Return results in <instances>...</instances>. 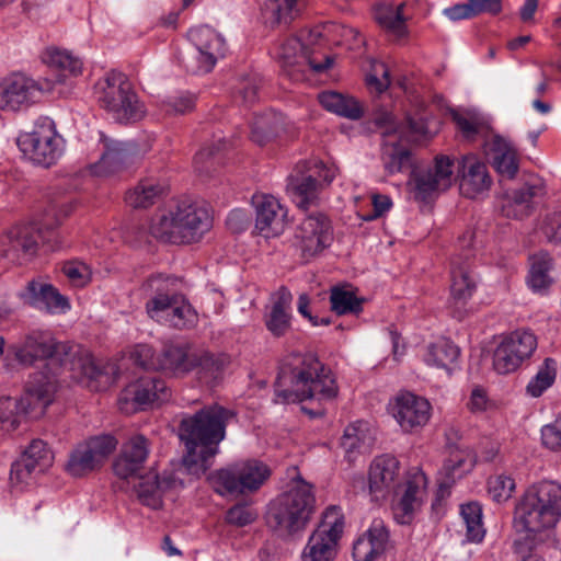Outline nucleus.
<instances>
[{
    "label": "nucleus",
    "mask_w": 561,
    "mask_h": 561,
    "mask_svg": "<svg viewBox=\"0 0 561 561\" xmlns=\"http://www.w3.org/2000/svg\"><path fill=\"white\" fill-rule=\"evenodd\" d=\"M339 387L331 369L312 353H293L280 368L275 383L276 403H295L308 400L316 408L304 405L301 410L311 417L325 414V403L333 401Z\"/></svg>",
    "instance_id": "f257e3e1"
},
{
    "label": "nucleus",
    "mask_w": 561,
    "mask_h": 561,
    "mask_svg": "<svg viewBox=\"0 0 561 561\" xmlns=\"http://www.w3.org/2000/svg\"><path fill=\"white\" fill-rule=\"evenodd\" d=\"M232 416L230 410L219 404L206 405L195 413L182 415L178 435L185 447L182 465L188 474L198 478L211 467Z\"/></svg>",
    "instance_id": "f03ea898"
},
{
    "label": "nucleus",
    "mask_w": 561,
    "mask_h": 561,
    "mask_svg": "<svg viewBox=\"0 0 561 561\" xmlns=\"http://www.w3.org/2000/svg\"><path fill=\"white\" fill-rule=\"evenodd\" d=\"M14 358L23 366L38 359L58 360L72 373L73 378L94 379L99 369L88 350L78 344L57 342L49 332L33 331L23 341L10 347Z\"/></svg>",
    "instance_id": "7ed1b4c3"
},
{
    "label": "nucleus",
    "mask_w": 561,
    "mask_h": 561,
    "mask_svg": "<svg viewBox=\"0 0 561 561\" xmlns=\"http://www.w3.org/2000/svg\"><path fill=\"white\" fill-rule=\"evenodd\" d=\"M561 519V484L554 481H541L530 485L519 499L515 507V526L527 537L520 542L519 552L524 546H529L530 535L539 536V540L548 537V533Z\"/></svg>",
    "instance_id": "20e7f679"
},
{
    "label": "nucleus",
    "mask_w": 561,
    "mask_h": 561,
    "mask_svg": "<svg viewBox=\"0 0 561 561\" xmlns=\"http://www.w3.org/2000/svg\"><path fill=\"white\" fill-rule=\"evenodd\" d=\"M209 228L210 216L205 207L180 201L151 219L150 233L162 242L190 244L199 241Z\"/></svg>",
    "instance_id": "39448f33"
},
{
    "label": "nucleus",
    "mask_w": 561,
    "mask_h": 561,
    "mask_svg": "<svg viewBox=\"0 0 561 561\" xmlns=\"http://www.w3.org/2000/svg\"><path fill=\"white\" fill-rule=\"evenodd\" d=\"M316 510L312 485L296 480L287 491L273 500L268 507L267 523L287 535L304 531Z\"/></svg>",
    "instance_id": "423d86ee"
},
{
    "label": "nucleus",
    "mask_w": 561,
    "mask_h": 561,
    "mask_svg": "<svg viewBox=\"0 0 561 561\" xmlns=\"http://www.w3.org/2000/svg\"><path fill=\"white\" fill-rule=\"evenodd\" d=\"M129 358L139 367L161 371L165 376L183 377L210 360L208 354L194 352L188 344L168 342L157 353L148 344H137Z\"/></svg>",
    "instance_id": "0eeeda50"
},
{
    "label": "nucleus",
    "mask_w": 561,
    "mask_h": 561,
    "mask_svg": "<svg viewBox=\"0 0 561 561\" xmlns=\"http://www.w3.org/2000/svg\"><path fill=\"white\" fill-rule=\"evenodd\" d=\"M57 391V380L54 376L42 371L31 375L25 391L20 400L13 398L0 399V428L14 431L20 425L21 415L43 414L53 402Z\"/></svg>",
    "instance_id": "6e6552de"
},
{
    "label": "nucleus",
    "mask_w": 561,
    "mask_h": 561,
    "mask_svg": "<svg viewBox=\"0 0 561 561\" xmlns=\"http://www.w3.org/2000/svg\"><path fill=\"white\" fill-rule=\"evenodd\" d=\"M101 107L121 123L137 122L145 115V106L122 72L111 71L95 84Z\"/></svg>",
    "instance_id": "1a4fd4ad"
},
{
    "label": "nucleus",
    "mask_w": 561,
    "mask_h": 561,
    "mask_svg": "<svg viewBox=\"0 0 561 561\" xmlns=\"http://www.w3.org/2000/svg\"><path fill=\"white\" fill-rule=\"evenodd\" d=\"M270 476L267 465L256 459H248L211 472L208 480L220 495H244L257 491Z\"/></svg>",
    "instance_id": "9d476101"
},
{
    "label": "nucleus",
    "mask_w": 561,
    "mask_h": 561,
    "mask_svg": "<svg viewBox=\"0 0 561 561\" xmlns=\"http://www.w3.org/2000/svg\"><path fill=\"white\" fill-rule=\"evenodd\" d=\"M345 520L341 507L331 505L322 514L301 551V561H332L337 556Z\"/></svg>",
    "instance_id": "9b49d317"
},
{
    "label": "nucleus",
    "mask_w": 561,
    "mask_h": 561,
    "mask_svg": "<svg viewBox=\"0 0 561 561\" xmlns=\"http://www.w3.org/2000/svg\"><path fill=\"white\" fill-rule=\"evenodd\" d=\"M18 146L34 163L50 167L62 154L64 139L50 118L41 117L35 122L32 131L19 136Z\"/></svg>",
    "instance_id": "f8f14e48"
},
{
    "label": "nucleus",
    "mask_w": 561,
    "mask_h": 561,
    "mask_svg": "<svg viewBox=\"0 0 561 561\" xmlns=\"http://www.w3.org/2000/svg\"><path fill=\"white\" fill-rule=\"evenodd\" d=\"M188 38L195 55L183 59L185 68L193 73L210 72L219 59L226 57L228 45L225 37L207 25L191 28Z\"/></svg>",
    "instance_id": "ddd939ff"
},
{
    "label": "nucleus",
    "mask_w": 561,
    "mask_h": 561,
    "mask_svg": "<svg viewBox=\"0 0 561 561\" xmlns=\"http://www.w3.org/2000/svg\"><path fill=\"white\" fill-rule=\"evenodd\" d=\"M276 57L283 73L294 82L306 80L309 70L320 73L332 66L333 59L324 57V62H317L308 46L298 37L286 38L278 47Z\"/></svg>",
    "instance_id": "4468645a"
},
{
    "label": "nucleus",
    "mask_w": 561,
    "mask_h": 561,
    "mask_svg": "<svg viewBox=\"0 0 561 561\" xmlns=\"http://www.w3.org/2000/svg\"><path fill=\"white\" fill-rule=\"evenodd\" d=\"M171 398V389L160 377L144 376L128 383L118 397L123 413L133 414Z\"/></svg>",
    "instance_id": "2eb2a0df"
},
{
    "label": "nucleus",
    "mask_w": 561,
    "mask_h": 561,
    "mask_svg": "<svg viewBox=\"0 0 561 561\" xmlns=\"http://www.w3.org/2000/svg\"><path fill=\"white\" fill-rule=\"evenodd\" d=\"M333 239L330 220L322 214L304 218L296 227L291 245L302 260L309 261L327 249Z\"/></svg>",
    "instance_id": "dca6fc26"
},
{
    "label": "nucleus",
    "mask_w": 561,
    "mask_h": 561,
    "mask_svg": "<svg viewBox=\"0 0 561 561\" xmlns=\"http://www.w3.org/2000/svg\"><path fill=\"white\" fill-rule=\"evenodd\" d=\"M537 348V337L528 330H517L499 344L493 354V367L499 374L515 371Z\"/></svg>",
    "instance_id": "f3484780"
},
{
    "label": "nucleus",
    "mask_w": 561,
    "mask_h": 561,
    "mask_svg": "<svg viewBox=\"0 0 561 561\" xmlns=\"http://www.w3.org/2000/svg\"><path fill=\"white\" fill-rule=\"evenodd\" d=\"M117 439L112 435H99L79 444L69 455L66 470L72 477H82L101 466L115 450Z\"/></svg>",
    "instance_id": "a211bd4d"
},
{
    "label": "nucleus",
    "mask_w": 561,
    "mask_h": 561,
    "mask_svg": "<svg viewBox=\"0 0 561 561\" xmlns=\"http://www.w3.org/2000/svg\"><path fill=\"white\" fill-rule=\"evenodd\" d=\"M39 239L35 224H16L0 237V256L15 264L26 263L36 254Z\"/></svg>",
    "instance_id": "6ab92c4d"
},
{
    "label": "nucleus",
    "mask_w": 561,
    "mask_h": 561,
    "mask_svg": "<svg viewBox=\"0 0 561 561\" xmlns=\"http://www.w3.org/2000/svg\"><path fill=\"white\" fill-rule=\"evenodd\" d=\"M398 500L392 506L393 517L400 525H410L421 511L427 495V478L423 471H411L400 486Z\"/></svg>",
    "instance_id": "aec40b11"
},
{
    "label": "nucleus",
    "mask_w": 561,
    "mask_h": 561,
    "mask_svg": "<svg viewBox=\"0 0 561 561\" xmlns=\"http://www.w3.org/2000/svg\"><path fill=\"white\" fill-rule=\"evenodd\" d=\"M454 181V162L438 156L433 164L414 173V197L425 202L448 190Z\"/></svg>",
    "instance_id": "412c9836"
},
{
    "label": "nucleus",
    "mask_w": 561,
    "mask_h": 561,
    "mask_svg": "<svg viewBox=\"0 0 561 561\" xmlns=\"http://www.w3.org/2000/svg\"><path fill=\"white\" fill-rule=\"evenodd\" d=\"M255 231L268 239L280 236L287 226V209L273 195L255 194Z\"/></svg>",
    "instance_id": "4be33fe9"
},
{
    "label": "nucleus",
    "mask_w": 561,
    "mask_h": 561,
    "mask_svg": "<svg viewBox=\"0 0 561 561\" xmlns=\"http://www.w3.org/2000/svg\"><path fill=\"white\" fill-rule=\"evenodd\" d=\"M43 89L32 78L13 73L0 83V110L16 112L27 108L35 102V98Z\"/></svg>",
    "instance_id": "5701e85b"
},
{
    "label": "nucleus",
    "mask_w": 561,
    "mask_h": 561,
    "mask_svg": "<svg viewBox=\"0 0 561 561\" xmlns=\"http://www.w3.org/2000/svg\"><path fill=\"white\" fill-rule=\"evenodd\" d=\"M545 194L546 185L543 180L531 178L520 187L507 192L503 196L501 211L506 218L524 219L533 213L536 201Z\"/></svg>",
    "instance_id": "b1692460"
},
{
    "label": "nucleus",
    "mask_w": 561,
    "mask_h": 561,
    "mask_svg": "<svg viewBox=\"0 0 561 561\" xmlns=\"http://www.w3.org/2000/svg\"><path fill=\"white\" fill-rule=\"evenodd\" d=\"M400 462L391 455L376 457L369 467L368 486L374 501L386 500L399 486Z\"/></svg>",
    "instance_id": "393cba45"
},
{
    "label": "nucleus",
    "mask_w": 561,
    "mask_h": 561,
    "mask_svg": "<svg viewBox=\"0 0 561 561\" xmlns=\"http://www.w3.org/2000/svg\"><path fill=\"white\" fill-rule=\"evenodd\" d=\"M431 404L411 392L398 394L391 405V414L404 432H412L427 424L431 417Z\"/></svg>",
    "instance_id": "a878e982"
},
{
    "label": "nucleus",
    "mask_w": 561,
    "mask_h": 561,
    "mask_svg": "<svg viewBox=\"0 0 561 561\" xmlns=\"http://www.w3.org/2000/svg\"><path fill=\"white\" fill-rule=\"evenodd\" d=\"M19 297L24 304L50 313H64L70 309L69 299L54 285L42 279L27 282Z\"/></svg>",
    "instance_id": "bb28decb"
},
{
    "label": "nucleus",
    "mask_w": 561,
    "mask_h": 561,
    "mask_svg": "<svg viewBox=\"0 0 561 561\" xmlns=\"http://www.w3.org/2000/svg\"><path fill=\"white\" fill-rule=\"evenodd\" d=\"M375 122L376 125L385 128L382 134L388 138L398 135L400 140L420 141L435 134L432 124L423 116H408L404 123L399 124L391 113L383 112L376 116Z\"/></svg>",
    "instance_id": "cd10ccee"
},
{
    "label": "nucleus",
    "mask_w": 561,
    "mask_h": 561,
    "mask_svg": "<svg viewBox=\"0 0 561 561\" xmlns=\"http://www.w3.org/2000/svg\"><path fill=\"white\" fill-rule=\"evenodd\" d=\"M150 454V443L144 435L130 437L121 449L113 463L114 473L121 479L136 477L144 468Z\"/></svg>",
    "instance_id": "c85d7f7f"
},
{
    "label": "nucleus",
    "mask_w": 561,
    "mask_h": 561,
    "mask_svg": "<svg viewBox=\"0 0 561 561\" xmlns=\"http://www.w3.org/2000/svg\"><path fill=\"white\" fill-rule=\"evenodd\" d=\"M390 547L389 531L382 519H374L369 528L353 545L355 561H374Z\"/></svg>",
    "instance_id": "c756f323"
},
{
    "label": "nucleus",
    "mask_w": 561,
    "mask_h": 561,
    "mask_svg": "<svg viewBox=\"0 0 561 561\" xmlns=\"http://www.w3.org/2000/svg\"><path fill=\"white\" fill-rule=\"evenodd\" d=\"M282 135H296V127L283 114L268 112L255 117L251 131V139L255 144L264 146Z\"/></svg>",
    "instance_id": "7c9ffc66"
},
{
    "label": "nucleus",
    "mask_w": 561,
    "mask_h": 561,
    "mask_svg": "<svg viewBox=\"0 0 561 561\" xmlns=\"http://www.w3.org/2000/svg\"><path fill=\"white\" fill-rule=\"evenodd\" d=\"M484 150L495 170L508 179H513L518 171V159L515 147L507 139L499 135L491 136L484 142Z\"/></svg>",
    "instance_id": "2f4dec72"
},
{
    "label": "nucleus",
    "mask_w": 561,
    "mask_h": 561,
    "mask_svg": "<svg viewBox=\"0 0 561 561\" xmlns=\"http://www.w3.org/2000/svg\"><path fill=\"white\" fill-rule=\"evenodd\" d=\"M176 485L182 486V482L171 472H163L162 476L149 472L140 478L136 492L142 504L151 508H160L163 493Z\"/></svg>",
    "instance_id": "473e14b6"
},
{
    "label": "nucleus",
    "mask_w": 561,
    "mask_h": 561,
    "mask_svg": "<svg viewBox=\"0 0 561 561\" xmlns=\"http://www.w3.org/2000/svg\"><path fill=\"white\" fill-rule=\"evenodd\" d=\"M461 169L460 191L465 196L474 198L477 195L490 188L492 180L488 168L477 157H463L461 160Z\"/></svg>",
    "instance_id": "72a5a7b5"
},
{
    "label": "nucleus",
    "mask_w": 561,
    "mask_h": 561,
    "mask_svg": "<svg viewBox=\"0 0 561 561\" xmlns=\"http://www.w3.org/2000/svg\"><path fill=\"white\" fill-rule=\"evenodd\" d=\"M307 5L306 0H263L261 12L271 26L289 25Z\"/></svg>",
    "instance_id": "f704fd0d"
},
{
    "label": "nucleus",
    "mask_w": 561,
    "mask_h": 561,
    "mask_svg": "<svg viewBox=\"0 0 561 561\" xmlns=\"http://www.w3.org/2000/svg\"><path fill=\"white\" fill-rule=\"evenodd\" d=\"M291 300L293 296L286 287H280L274 295L271 311L265 317V325L276 337L285 335L290 329Z\"/></svg>",
    "instance_id": "c9c22d12"
},
{
    "label": "nucleus",
    "mask_w": 561,
    "mask_h": 561,
    "mask_svg": "<svg viewBox=\"0 0 561 561\" xmlns=\"http://www.w3.org/2000/svg\"><path fill=\"white\" fill-rule=\"evenodd\" d=\"M165 190L167 186L154 178L142 179L126 193L125 201L133 208H148L163 196Z\"/></svg>",
    "instance_id": "e433bc0d"
},
{
    "label": "nucleus",
    "mask_w": 561,
    "mask_h": 561,
    "mask_svg": "<svg viewBox=\"0 0 561 561\" xmlns=\"http://www.w3.org/2000/svg\"><path fill=\"white\" fill-rule=\"evenodd\" d=\"M320 104L328 111L350 119H359L364 115L363 105L353 96L335 91L319 94Z\"/></svg>",
    "instance_id": "4c0bfd02"
},
{
    "label": "nucleus",
    "mask_w": 561,
    "mask_h": 561,
    "mask_svg": "<svg viewBox=\"0 0 561 561\" xmlns=\"http://www.w3.org/2000/svg\"><path fill=\"white\" fill-rule=\"evenodd\" d=\"M477 287L473 272L468 265L453 261L451 267V300L456 306H463L472 297Z\"/></svg>",
    "instance_id": "58836bf2"
},
{
    "label": "nucleus",
    "mask_w": 561,
    "mask_h": 561,
    "mask_svg": "<svg viewBox=\"0 0 561 561\" xmlns=\"http://www.w3.org/2000/svg\"><path fill=\"white\" fill-rule=\"evenodd\" d=\"M104 142V152L100 160L92 165V172L95 175H108L118 171L127 161L129 152L124 144L115 140L102 139Z\"/></svg>",
    "instance_id": "ea45409f"
},
{
    "label": "nucleus",
    "mask_w": 561,
    "mask_h": 561,
    "mask_svg": "<svg viewBox=\"0 0 561 561\" xmlns=\"http://www.w3.org/2000/svg\"><path fill=\"white\" fill-rule=\"evenodd\" d=\"M459 354L460 351L458 346L451 341L448 339H439L427 346L424 360L428 366L450 371Z\"/></svg>",
    "instance_id": "a19ab883"
},
{
    "label": "nucleus",
    "mask_w": 561,
    "mask_h": 561,
    "mask_svg": "<svg viewBox=\"0 0 561 561\" xmlns=\"http://www.w3.org/2000/svg\"><path fill=\"white\" fill-rule=\"evenodd\" d=\"M474 465L476 455L470 448L455 447L450 449L449 457L443 467L447 478L444 484L454 483L457 479L462 478L473 469Z\"/></svg>",
    "instance_id": "79ce46f5"
},
{
    "label": "nucleus",
    "mask_w": 561,
    "mask_h": 561,
    "mask_svg": "<svg viewBox=\"0 0 561 561\" xmlns=\"http://www.w3.org/2000/svg\"><path fill=\"white\" fill-rule=\"evenodd\" d=\"M404 7L403 2L398 5L380 4L375 10L376 22L396 38H401L407 34Z\"/></svg>",
    "instance_id": "37998d69"
},
{
    "label": "nucleus",
    "mask_w": 561,
    "mask_h": 561,
    "mask_svg": "<svg viewBox=\"0 0 561 561\" xmlns=\"http://www.w3.org/2000/svg\"><path fill=\"white\" fill-rule=\"evenodd\" d=\"M45 61L56 69L62 71L61 75H57L55 80L46 81V84L53 83L51 87H43L42 90H50L56 83H64L66 80V73L69 72L71 76H78L82 69V62L79 58L73 57L68 51L59 49H48L45 54Z\"/></svg>",
    "instance_id": "c03bdc74"
},
{
    "label": "nucleus",
    "mask_w": 561,
    "mask_h": 561,
    "mask_svg": "<svg viewBox=\"0 0 561 561\" xmlns=\"http://www.w3.org/2000/svg\"><path fill=\"white\" fill-rule=\"evenodd\" d=\"M45 61L56 69L62 71L61 75H57L55 80L46 81V84L53 83L51 87H43L42 90H50L56 83H64L66 80V73L69 72L71 76H78L82 69V62L79 58L73 57L68 51L59 49H48L45 54Z\"/></svg>",
    "instance_id": "a18cd8bd"
},
{
    "label": "nucleus",
    "mask_w": 561,
    "mask_h": 561,
    "mask_svg": "<svg viewBox=\"0 0 561 561\" xmlns=\"http://www.w3.org/2000/svg\"><path fill=\"white\" fill-rule=\"evenodd\" d=\"M528 284L535 291L548 288L552 283L550 271L552 257L547 252H539L530 256Z\"/></svg>",
    "instance_id": "49530a36"
},
{
    "label": "nucleus",
    "mask_w": 561,
    "mask_h": 561,
    "mask_svg": "<svg viewBox=\"0 0 561 561\" xmlns=\"http://www.w3.org/2000/svg\"><path fill=\"white\" fill-rule=\"evenodd\" d=\"M374 440L369 424L365 421H356L350 424L341 438V446L346 453L367 449Z\"/></svg>",
    "instance_id": "de8ad7c7"
},
{
    "label": "nucleus",
    "mask_w": 561,
    "mask_h": 561,
    "mask_svg": "<svg viewBox=\"0 0 561 561\" xmlns=\"http://www.w3.org/2000/svg\"><path fill=\"white\" fill-rule=\"evenodd\" d=\"M558 373V363L551 357L543 359L538 367L536 375L526 386V393L531 398H539L556 381Z\"/></svg>",
    "instance_id": "09e8293b"
},
{
    "label": "nucleus",
    "mask_w": 561,
    "mask_h": 561,
    "mask_svg": "<svg viewBox=\"0 0 561 561\" xmlns=\"http://www.w3.org/2000/svg\"><path fill=\"white\" fill-rule=\"evenodd\" d=\"M289 187L297 206L302 209H308L316 203L320 190L317 179L310 173L301 178H290Z\"/></svg>",
    "instance_id": "8fccbe9b"
},
{
    "label": "nucleus",
    "mask_w": 561,
    "mask_h": 561,
    "mask_svg": "<svg viewBox=\"0 0 561 561\" xmlns=\"http://www.w3.org/2000/svg\"><path fill=\"white\" fill-rule=\"evenodd\" d=\"M385 171L392 175L402 172L410 164V151L400 144L386 140L381 156Z\"/></svg>",
    "instance_id": "3c124183"
},
{
    "label": "nucleus",
    "mask_w": 561,
    "mask_h": 561,
    "mask_svg": "<svg viewBox=\"0 0 561 561\" xmlns=\"http://www.w3.org/2000/svg\"><path fill=\"white\" fill-rule=\"evenodd\" d=\"M30 466L34 467L42 474L46 472L54 462V454L47 443L42 439H33L20 457Z\"/></svg>",
    "instance_id": "603ef678"
},
{
    "label": "nucleus",
    "mask_w": 561,
    "mask_h": 561,
    "mask_svg": "<svg viewBox=\"0 0 561 561\" xmlns=\"http://www.w3.org/2000/svg\"><path fill=\"white\" fill-rule=\"evenodd\" d=\"M460 515L466 525V536L469 541L480 542L485 534L482 524V507L477 502L462 504Z\"/></svg>",
    "instance_id": "864d4df0"
},
{
    "label": "nucleus",
    "mask_w": 561,
    "mask_h": 561,
    "mask_svg": "<svg viewBox=\"0 0 561 561\" xmlns=\"http://www.w3.org/2000/svg\"><path fill=\"white\" fill-rule=\"evenodd\" d=\"M330 302L331 309L339 316L357 314L363 310L364 299L358 298L352 290L334 287L331 289Z\"/></svg>",
    "instance_id": "5fc2aeb1"
},
{
    "label": "nucleus",
    "mask_w": 561,
    "mask_h": 561,
    "mask_svg": "<svg viewBox=\"0 0 561 561\" xmlns=\"http://www.w3.org/2000/svg\"><path fill=\"white\" fill-rule=\"evenodd\" d=\"M144 295L149 298L159 296H176L180 295L176 291V278L165 274H152L150 275L140 287Z\"/></svg>",
    "instance_id": "6e6d98bb"
},
{
    "label": "nucleus",
    "mask_w": 561,
    "mask_h": 561,
    "mask_svg": "<svg viewBox=\"0 0 561 561\" xmlns=\"http://www.w3.org/2000/svg\"><path fill=\"white\" fill-rule=\"evenodd\" d=\"M41 474L34 467L19 458L11 466L10 483L12 488L22 491L33 485Z\"/></svg>",
    "instance_id": "4d7b16f0"
},
{
    "label": "nucleus",
    "mask_w": 561,
    "mask_h": 561,
    "mask_svg": "<svg viewBox=\"0 0 561 561\" xmlns=\"http://www.w3.org/2000/svg\"><path fill=\"white\" fill-rule=\"evenodd\" d=\"M168 320L169 322L167 325L176 330L191 329L197 322V313L181 296L180 301L173 308L172 314Z\"/></svg>",
    "instance_id": "13d9d810"
},
{
    "label": "nucleus",
    "mask_w": 561,
    "mask_h": 561,
    "mask_svg": "<svg viewBox=\"0 0 561 561\" xmlns=\"http://www.w3.org/2000/svg\"><path fill=\"white\" fill-rule=\"evenodd\" d=\"M515 488V480L506 474L490 477L488 480V492L493 501L497 503L506 502L511 499Z\"/></svg>",
    "instance_id": "bf43d9fd"
},
{
    "label": "nucleus",
    "mask_w": 561,
    "mask_h": 561,
    "mask_svg": "<svg viewBox=\"0 0 561 561\" xmlns=\"http://www.w3.org/2000/svg\"><path fill=\"white\" fill-rule=\"evenodd\" d=\"M230 144L222 137L214 139L210 144L205 145L194 158V164L199 172L208 170L209 162L220 152L227 150Z\"/></svg>",
    "instance_id": "052dcab7"
},
{
    "label": "nucleus",
    "mask_w": 561,
    "mask_h": 561,
    "mask_svg": "<svg viewBox=\"0 0 561 561\" xmlns=\"http://www.w3.org/2000/svg\"><path fill=\"white\" fill-rule=\"evenodd\" d=\"M366 84L377 93H382L389 88V70L385 62L374 61L371 64L370 71L366 76Z\"/></svg>",
    "instance_id": "680f3d73"
},
{
    "label": "nucleus",
    "mask_w": 561,
    "mask_h": 561,
    "mask_svg": "<svg viewBox=\"0 0 561 561\" xmlns=\"http://www.w3.org/2000/svg\"><path fill=\"white\" fill-rule=\"evenodd\" d=\"M195 106V99L192 94L185 93L165 99L161 108L167 115H182L191 112Z\"/></svg>",
    "instance_id": "e2e57ef3"
},
{
    "label": "nucleus",
    "mask_w": 561,
    "mask_h": 561,
    "mask_svg": "<svg viewBox=\"0 0 561 561\" xmlns=\"http://www.w3.org/2000/svg\"><path fill=\"white\" fill-rule=\"evenodd\" d=\"M61 271L68 280L76 287H83L91 280V270L82 262H67L64 264Z\"/></svg>",
    "instance_id": "0e129e2a"
},
{
    "label": "nucleus",
    "mask_w": 561,
    "mask_h": 561,
    "mask_svg": "<svg viewBox=\"0 0 561 561\" xmlns=\"http://www.w3.org/2000/svg\"><path fill=\"white\" fill-rule=\"evenodd\" d=\"M256 518V512L243 504L232 506L228 510L226 515L227 522L238 527L247 526L253 523Z\"/></svg>",
    "instance_id": "69168bd1"
},
{
    "label": "nucleus",
    "mask_w": 561,
    "mask_h": 561,
    "mask_svg": "<svg viewBox=\"0 0 561 561\" xmlns=\"http://www.w3.org/2000/svg\"><path fill=\"white\" fill-rule=\"evenodd\" d=\"M261 85V78L257 75H250L243 78L238 87V94L242 102L251 104L256 100L257 90Z\"/></svg>",
    "instance_id": "338daca9"
},
{
    "label": "nucleus",
    "mask_w": 561,
    "mask_h": 561,
    "mask_svg": "<svg viewBox=\"0 0 561 561\" xmlns=\"http://www.w3.org/2000/svg\"><path fill=\"white\" fill-rule=\"evenodd\" d=\"M541 442L550 450L561 449V421H554L541 428Z\"/></svg>",
    "instance_id": "774afa93"
}]
</instances>
